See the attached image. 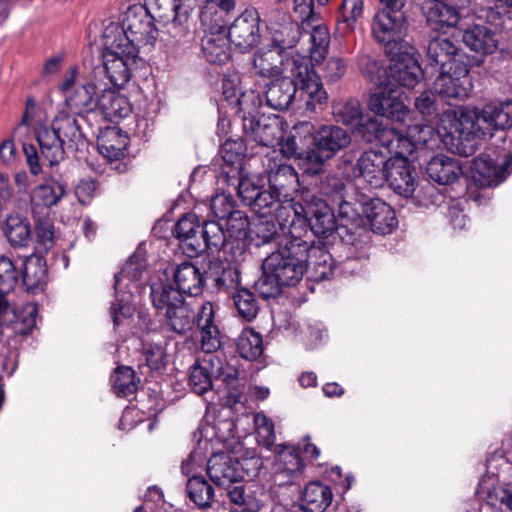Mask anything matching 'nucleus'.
<instances>
[{
  "mask_svg": "<svg viewBox=\"0 0 512 512\" xmlns=\"http://www.w3.org/2000/svg\"><path fill=\"white\" fill-rule=\"evenodd\" d=\"M163 314L165 325L170 331L182 336L193 330L195 312L186 300Z\"/></svg>",
  "mask_w": 512,
  "mask_h": 512,
  "instance_id": "obj_47",
  "label": "nucleus"
},
{
  "mask_svg": "<svg viewBox=\"0 0 512 512\" xmlns=\"http://www.w3.org/2000/svg\"><path fill=\"white\" fill-rule=\"evenodd\" d=\"M461 39L471 51L487 56L498 50L501 33L497 27L488 23L473 24L461 32Z\"/></svg>",
  "mask_w": 512,
  "mask_h": 512,
  "instance_id": "obj_28",
  "label": "nucleus"
},
{
  "mask_svg": "<svg viewBox=\"0 0 512 512\" xmlns=\"http://www.w3.org/2000/svg\"><path fill=\"white\" fill-rule=\"evenodd\" d=\"M221 16L218 11L208 18L205 34L201 40L202 53L204 58L211 64L223 65L231 58L230 40L226 34V24L219 22Z\"/></svg>",
  "mask_w": 512,
  "mask_h": 512,
  "instance_id": "obj_16",
  "label": "nucleus"
},
{
  "mask_svg": "<svg viewBox=\"0 0 512 512\" xmlns=\"http://www.w3.org/2000/svg\"><path fill=\"white\" fill-rule=\"evenodd\" d=\"M314 130V125L309 121H302L297 123L291 134L279 141L280 150L287 158H294L297 164L304 173L310 175V170L307 169L311 163L306 159L312 147L305 145V140Z\"/></svg>",
  "mask_w": 512,
  "mask_h": 512,
  "instance_id": "obj_25",
  "label": "nucleus"
},
{
  "mask_svg": "<svg viewBox=\"0 0 512 512\" xmlns=\"http://www.w3.org/2000/svg\"><path fill=\"white\" fill-rule=\"evenodd\" d=\"M103 117L110 122H118L131 112L128 99L114 89H103L98 97L97 108Z\"/></svg>",
  "mask_w": 512,
  "mask_h": 512,
  "instance_id": "obj_42",
  "label": "nucleus"
},
{
  "mask_svg": "<svg viewBox=\"0 0 512 512\" xmlns=\"http://www.w3.org/2000/svg\"><path fill=\"white\" fill-rule=\"evenodd\" d=\"M266 105L274 110L283 111L297 99V85L294 77H282L265 85Z\"/></svg>",
  "mask_w": 512,
  "mask_h": 512,
  "instance_id": "obj_35",
  "label": "nucleus"
},
{
  "mask_svg": "<svg viewBox=\"0 0 512 512\" xmlns=\"http://www.w3.org/2000/svg\"><path fill=\"white\" fill-rule=\"evenodd\" d=\"M66 194V185L54 179L37 186L31 196L35 205H43L47 208L55 206Z\"/></svg>",
  "mask_w": 512,
  "mask_h": 512,
  "instance_id": "obj_52",
  "label": "nucleus"
},
{
  "mask_svg": "<svg viewBox=\"0 0 512 512\" xmlns=\"http://www.w3.org/2000/svg\"><path fill=\"white\" fill-rule=\"evenodd\" d=\"M313 147L306 156L311 166L310 175L324 171L325 163L339 151L345 149L351 142L349 132L337 125H321L310 134Z\"/></svg>",
  "mask_w": 512,
  "mask_h": 512,
  "instance_id": "obj_9",
  "label": "nucleus"
},
{
  "mask_svg": "<svg viewBox=\"0 0 512 512\" xmlns=\"http://www.w3.org/2000/svg\"><path fill=\"white\" fill-rule=\"evenodd\" d=\"M408 50L413 48L406 46L402 50L395 51V54H389L392 58L389 75L399 85L414 88L424 76V71L413 53Z\"/></svg>",
  "mask_w": 512,
  "mask_h": 512,
  "instance_id": "obj_24",
  "label": "nucleus"
},
{
  "mask_svg": "<svg viewBox=\"0 0 512 512\" xmlns=\"http://www.w3.org/2000/svg\"><path fill=\"white\" fill-rule=\"evenodd\" d=\"M427 175L440 185L454 183L462 175L459 161L446 155H436L427 164Z\"/></svg>",
  "mask_w": 512,
  "mask_h": 512,
  "instance_id": "obj_44",
  "label": "nucleus"
},
{
  "mask_svg": "<svg viewBox=\"0 0 512 512\" xmlns=\"http://www.w3.org/2000/svg\"><path fill=\"white\" fill-rule=\"evenodd\" d=\"M423 13L427 24L438 31L457 26L463 13L442 0H428L423 6Z\"/></svg>",
  "mask_w": 512,
  "mask_h": 512,
  "instance_id": "obj_33",
  "label": "nucleus"
},
{
  "mask_svg": "<svg viewBox=\"0 0 512 512\" xmlns=\"http://www.w3.org/2000/svg\"><path fill=\"white\" fill-rule=\"evenodd\" d=\"M247 147L242 138L227 139L221 146L222 157L221 177L224 182H234L243 170V159Z\"/></svg>",
  "mask_w": 512,
  "mask_h": 512,
  "instance_id": "obj_34",
  "label": "nucleus"
},
{
  "mask_svg": "<svg viewBox=\"0 0 512 512\" xmlns=\"http://www.w3.org/2000/svg\"><path fill=\"white\" fill-rule=\"evenodd\" d=\"M205 282H211L217 291L231 293L240 285V272L230 261L212 259L204 270Z\"/></svg>",
  "mask_w": 512,
  "mask_h": 512,
  "instance_id": "obj_31",
  "label": "nucleus"
},
{
  "mask_svg": "<svg viewBox=\"0 0 512 512\" xmlns=\"http://www.w3.org/2000/svg\"><path fill=\"white\" fill-rule=\"evenodd\" d=\"M302 512H324L332 503L333 492L329 485L321 481L308 483L302 492Z\"/></svg>",
  "mask_w": 512,
  "mask_h": 512,
  "instance_id": "obj_43",
  "label": "nucleus"
},
{
  "mask_svg": "<svg viewBox=\"0 0 512 512\" xmlns=\"http://www.w3.org/2000/svg\"><path fill=\"white\" fill-rule=\"evenodd\" d=\"M236 350L246 360H256L263 353L262 336L251 328H245L236 339Z\"/></svg>",
  "mask_w": 512,
  "mask_h": 512,
  "instance_id": "obj_54",
  "label": "nucleus"
},
{
  "mask_svg": "<svg viewBox=\"0 0 512 512\" xmlns=\"http://www.w3.org/2000/svg\"><path fill=\"white\" fill-rule=\"evenodd\" d=\"M113 39L104 38L103 69L113 86L124 87L132 77V71L139 59V50L131 44L120 45V48L113 47Z\"/></svg>",
  "mask_w": 512,
  "mask_h": 512,
  "instance_id": "obj_14",
  "label": "nucleus"
},
{
  "mask_svg": "<svg viewBox=\"0 0 512 512\" xmlns=\"http://www.w3.org/2000/svg\"><path fill=\"white\" fill-rule=\"evenodd\" d=\"M445 117L449 120V126L444 127L443 142L454 154L471 156L478 149L482 138L492 137L478 122V110L460 109L453 114H445Z\"/></svg>",
  "mask_w": 512,
  "mask_h": 512,
  "instance_id": "obj_7",
  "label": "nucleus"
},
{
  "mask_svg": "<svg viewBox=\"0 0 512 512\" xmlns=\"http://www.w3.org/2000/svg\"><path fill=\"white\" fill-rule=\"evenodd\" d=\"M309 243V261L307 269H313V280L320 282L329 280L334 276L335 267L333 265L332 255L322 246H316L312 239Z\"/></svg>",
  "mask_w": 512,
  "mask_h": 512,
  "instance_id": "obj_48",
  "label": "nucleus"
},
{
  "mask_svg": "<svg viewBox=\"0 0 512 512\" xmlns=\"http://www.w3.org/2000/svg\"><path fill=\"white\" fill-rule=\"evenodd\" d=\"M206 472L210 481L220 488L230 487L244 480L240 462L225 452L215 453L209 458Z\"/></svg>",
  "mask_w": 512,
  "mask_h": 512,
  "instance_id": "obj_27",
  "label": "nucleus"
},
{
  "mask_svg": "<svg viewBox=\"0 0 512 512\" xmlns=\"http://www.w3.org/2000/svg\"><path fill=\"white\" fill-rule=\"evenodd\" d=\"M297 208L299 213L291 216L289 225L299 226L304 238L311 239L307 226L317 237L327 238L334 231L337 233V219L331 207L322 198L306 194L303 201L297 204Z\"/></svg>",
  "mask_w": 512,
  "mask_h": 512,
  "instance_id": "obj_8",
  "label": "nucleus"
},
{
  "mask_svg": "<svg viewBox=\"0 0 512 512\" xmlns=\"http://www.w3.org/2000/svg\"><path fill=\"white\" fill-rule=\"evenodd\" d=\"M335 190L340 194L344 190L345 185L342 181L336 180ZM368 197L361 196L354 202L341 199L338 204V229L337 235L341 241L355 249V252H350L355 259H368L367 250L371 245L372 238L369 230L363 225V214L361 211V204Z\"/></svg>",
  "mask_w": 512,
  "mask_h": 512,
  "instance_id": "obj_6",
  "label": "nucleus"
},
{
  "mask_svg": "<svg viewBox=\"0 0 512 512\" xmlns=\"http://www.w3.org/2000/svg\"><path fill=\"white\" fill-rule=\"evenodd\" d=\"M114 392L120 397H128L138 389L139 379L135 371L128 366H119L111 377Z\"/></svg>",
  "mask_w": 512,
  "mask_h": 512,
  "instance_id": "obj_56",
  "label": "nucleus"
},
{
  "mask_svg": "<svg viewBox=\"0 0 512 512\" xmlns=\"http://www.w3.org/2000/svg\"><path fill=\"white\" fill-rule=\"evenodd\" d=\"M275 453V484L278 486L294 484L301 478L305 468L300 445L278 444L275 446Z\"/></svg>",
  "mask_w": 512,
  "mask_h": 512,
  "instance_id": "obj_20",
  "label": "nucleus"
},
{
  "mask_svg": "<svg viewBox=\"0 0 512 512\" xmlns=\"http://www.w3.org/2000/svg\"><path fill=\"white\" fill-rule=\"evenodd\" d=\"M408 136L415 149H433L437 144L439 134L430 125H414L409 127Z\"/></svg>",
  "mask_w": 512,
  "mask_h": 512,
  "instance_id": "obj_59",
  "label": "nucleus"
},
{
  "mask_svg": "<svg viewBox=\"0 0 512 512\" xmlns=\"http://www.w3.org/2000/svg\"><path fill=\"white\" fill-rule=\"evenodd\" d=\"M369 109L378 116L397 122H403L409 112L401 97V91L392 83L384 81L371 92Z\"/></svg>",
  "mask_w": 512,
  "mask_h": 512,
  "instance_id": "obj_17",
  "label": "nucleus"
},
{
  "mask_svg": "<svg viewBox=\"0 0 512 512\" xmlns=\"http://www.w3.org/2000/svg\"><path fill=\"white\" fill-rule=\"evenodd\" d=\"M225 183L228 186H233L241 202L249 206L261 218L276 217L275 205L278 204L269 194L268 189L260 184L259 179L248 177L241 172L234 182Z\"/></svg>",
  "mask_w": 512,
  "mask_h": 512,
  "instance_id": "obj_15",
  "label": "nucleus"
},
{
  "mask_svg": "<svg viewBox=\"0 0 512 512\" xmlns=\"http://www.w3.org/2000/svg\"><path fill=\"white\" fill-rule=\"evenodd\" d=\"M291 64V76L296 79L297 97L305 103V110L311 113L322 111L328 103V93L311 58L298 56Z\"/></svg>",
  "mask_w": 512,
  "mask_h": 512,
  "instance_id": "obj_10",
  "label": "nucleus"
},
{
  "mask_svg": "<svg viewBox=\"0 0 512 512\" xmlns=\"http://www.w3.org/2000/svg\"><path fill=\"white\" fill-rule=\"evenodd\" d=\"M363 214V225L369 234L387 235L392 233L398 220L394 209L380 198H368L360 205Z\"/></svg>",
  "mask_w": 512,
  "mask_h": 512,
  "instance_id": "obj_22",
  "label": "nucleus"
},
{
  "mask_svg": "<svg viewBox=\"0 0 512 512\" xmlns=\"http://www.w3.org/2000/svg\"><path fill=\"white\" fill-rule=\"evenodd\" d=\"M150 298L153 307L163 313L185 300L184 295L171 283L169 278L150 284Z\"/></svg>",
  "mask_w": 512,
  "mask_h": 512,
  "instance_id": "obj_46",
  "label": "nucleus"
},
{
  "mask_svg": "<svg viewBox=\"0 0 512 512\" xmlns=\"http://www.w3.org/2000/svg\"><path fill=\"white\" fill-rule=\"evenodd\" d=\"M390 157L381 151L368 150L358 158L356 167L361 176L371 187L379 188L387 180L388 164Z\"/></svg>",
  "mask_w": 512,
  "mask_h": 512,
  "instance_id": "obj_30",
  "label": "nucleus"
},
{
  "mask_svg": "<svg viewBox=\"0 0 512 512\" xmlns=\"http://www.w3.org/2000/svg\"><path fill=\"white\" fill-rule=\"evenodd\" d=\"M300 32L296 24L290 23L276 31L270 44L254 55L253 66L257 75L273 78L283 72L291 74L292 62L300 54H294L293 48L299 41Z\"/></svg>",
  "mask_w": 512,
  "mask_h": 512,
  "instance_id": "obj_3",
  "label": "nucleus"
},
{
  "mask_svg": "<svg viewBox=\"0 0 512 512\" xmlns=\"http://www.w3.org/2000/svg\"><path fill=\"white\" fill-rule=\"evenodd\" d=\"M357 64L361 74L369 81L378 84L382 82L381 72L385 71L380 61L368 54H361L357 57Z\"/></svg>",
  "mask_w": 512,
  "mask_h": 512,
  "instance_id": "obj_63",
  "label": "nucleus"
},
{
  "mask_svg": "<svg viewBox=\"0 0 512 512\" xmlns=\"http://www.w3.org/2000/svg\"><path fill=\"white\" fill-rule=\"evenodd\" d=\"M21 279L28 292L43 291L48 282V270L44 258L36 253L22 260Z\"/></svg>",
  "mask_w": 512,
  "mask_h": 512,
  "instance_id": "obj_38",
  "label": "nucleus"
},
{
  "mask_svg": "<svg viewBox=\"0 0 512 512\" xmlns=\"http://www.w3.org/2000/svg\"><path fill=\"white\" fill-rule=\"evenodd\" d=\"M408 26L405 11L381 9L372 19L371 32L375 41L384 46L387 54H395V51L407 46L404 37Z\"/></svg>",
  "mask_w": 512,
  "mask_h": 512,
  "instance_id": "obj_12",
  "label": "nucleus"
},
{
  "mask_svg": "<svg viewBox=\"0 0 512 512\" xmlns=\"http://www.w3.org/2000/svg\"><path fill=\"white\" fill-rule=\"evenodd\" d=\"M243 121V132L247 140L264 147H274L282 139L283 131L276 118L261 113V97L254 91L242 93L235 98Z\"/></svg>",
  "mask_w": 512,
  "mask_h": 512,
  "instance_id": "obj_5",
  "label": "nucleus"
},
{
  "mask_svg": "<svg viewBox=\"0 0 512 512\" xmlns=\"http://www.w3.org/2000/svg\"><path fill=\"white\" fill-rule=\"evenodd\" d=\"M460 52L459 47L449 38L438 36L431 39L426 49L427 69L430 67L437 73L455 66V63H464L458 59Z\"/></svg>",
  "mask_w": 512,
  "mask_h": 512,
  "instance_id": "obj_29",
  "label": "nucleus"
},
{
  "mask_svg": "<svg viewBox=\"0 0 512 512\" xmlns=\"http://www.w3.org/2000/svg\"><path fill=\"white\" fill-rule=\"evenodd\" d=\"M202 455L197 451H192L188 457L182 461L181 471L188 476L186 483V493L188 498L199 508L207 509L211 507L215 491L213 486L202 475L190 474L193 472L196 464L202 461Z\"/></svg>",
  "mask_w": 512,
  "mask_h": 512,
  "instance_id": "obj_21",
  "label": "nucleus"
},
{
  "mask_svg": "<svg viewBox=\"0 0 512 512\" xmlns=\"http://www.w3.org/2000/svg\"><path fill=\"white\" fill-rule=\"evenodd\" d=\"M230 43L240 52H247L261 39L260 16L255 8L246 9L229 26L226 32Z\"/></svg>",
  "mask_w": 512,
  "mask_h": 512,
  "instance_id": "obj_18",
  "label": "nucleus"
},
{
  "mask_svg": "<svg viewBox=\"0 0 512 512\" xmlns=\"http://www.w3.org/2000/svg\"><path fill=\"white\" fill-rule=\"evenodd\" d=\"M199 228L198 216L194 213H186L176 222L172 230L173 236L180 241L183 253L190 258H193V255L190 253L189 244L198 239Z\"/></svg>",
  "mask_w": 512,
  "mask_h": 512,
  "instance_id": "obj_51",
  "label": "nucleus"
},
{
  "mask_svg": "<svg viewBox=\"0 0 512 512\" xmlns=\"http://www.w3.org/2000/svg\"><path fill=\"white\" fill-rule=\"evenodd\" d=\"M347 64L344 59L331 57L324 61L322 77L328 83H336L346 74Z\"/></svg>",
  "mask_w": 512,
  "mask_h": 512,
  "instance_id": "obj_64",
  "label": "nucleus"
},
{
  "mask_svg": "<svg viewBox=\"0 0 512 512\" xmlns=\"http://www.w3.org/2000/svg\"><path fill=\"white\" fill-rule=\"evenodd\" d=\"M147 261L143 252H134L125 265L114 276L115 300L111 303L110 315L114 328L119 327L123 322L134 315L135 307L131 304L130 295L121 294L120 283L122 279L139 280L146 270Z\"/></svg>",
  "mask_w": 512,
  "mask_h": 512,
  "instance_id": "obj_13",
  "label": "nucleus"
},
{
  "mask_svg": "<svg viewBox=\"0 0 512 512\" xmlns=\"http://www.w3.org/2000/svg\"><path fill=\"white\" fill-rule=\"evenodd\" d=\"M200 227V237L189 244L193 257L206 251L211 253L221 251L226 237L223 225L218 221L204 220Z\"/></svg>",
  "mask_w": 512,
  "mask_h": 512,
  "instance_id": "obj_37",
  "label": "nucleus"
},
{
  "mask_svg": "<svg viewBox=\"0 0 512 512\" xmlns=\"http://www.w3.org/2000/svg\"><path fill=\"white\" fill-rule=\"evenodd\" d=\"M249 247V236H227L221 250L230 256L231 262L243 259Z\"/></svg>",
  "mask_w": 512,
  "mask_h": 512,
  "instance_id": "obj_62",
  "label": "nucleus"
},
{
  "mask_svg": "<svg viewBox=\"0 0 512 512\" xmlns=\"http://www.w3.org/2000/svg\"><path fill=\"white\" fill-rule=\"evenodd\" d=\"M289 235L279 242L277 250L269 254L262 264V275L255 288L262 298H276L283 287L297 285L307 271L309 261L308 239L297 225H289Z\"/></svg>",
  "mask_w": 512,
  "mask_h": 512,
  "instance_id": "obj_1",
  "label": "nucleus"
},
{
  "mask_svg": "<svg viewBox=\"0 0 512 512\" xmlns=\"http://www.w3.org/2000/svg\"><path fill=\"white\" fill-rule=\"evenodd\" d=\"M17 283L18 271L14 262L4 255L0 256V318L10 309L7 296L14 290Z\"/></svg>",
  "mask_w": 512,
  "mask_h": 512,
  "instance_id": "obj_49",
  "label": "nucleus"
},
{
  "mask_svg": "<svg viewBox=\"0 0 512 512\" xmlns=\"http://www.w3.org/2000/svg\"><path fill=\"white\" fill-rule=\"evenodd\" d=\"M1 232L13 248H27L32 242V225L21 213H10L0 225Z\"/></svg>",
  "mask_w": 512,
  "mask_h": 512,
  "instance_id": "obj_36",
  "label": "nucleus"
},
{
  "mask_svg": "<svg viewBox=\"0 0 512 512\" xmlns=\"http://www.w3.org/2000/svg\"><path fill=\"white\" fill-rule=\"evenodd\" d=\"M478 122L486 132L493 135L495 130H506L512 127V101L490 103L478 111Z\"/></svg>",
  "mask_w": 512,
  "mask_h": 512,
  "instance_id": "obj_39",
  "label": "nucleus"
},
{
  "mask_svg": "<svg viewBox=\"0 0 512 512\" xmlns=\"http://www.w3.org/2000/svg\"><path fill=\"white\" fill-rule=\"evenodd\" d=\"M98 97L96 85L87 83L77 86L71 94L66 96V104L74 114L83 119L85 114L96 110Z\"/></svg>",
  "mask_w": 512,
  "mask_h": 512,
  "instance_id": "obj_45",
  "label": "nucleus"
},
{
  "mask_svg": "<svg viewBox=\"0 0 512 512\" xmlns=\"http://www.w3.org/2000/svg\"><path fill=\"white\" fill-rule=\"evenodd\" d=\"M128 145V135L118 127H106L100 131L97 137L99 153L110 161L123 158Z\"/></svg>",
  "mask_w": 512,
  "mask_h": 512,
  "instance_id": "obj_40",
  "label": "nucleus"
},
{
  "mask_svg": "<svg viewBox=\"0 0 512 512\" xmlns=\"http://www.w3.org/2000/svg\"><path fill=\"white\" fill-rule=\"evenodd\" d=\"M188 385L192 392L197 395H204L212 390L213 382L208 365L195 360L189 369Z\"/></svg>",
  "mask_w": 512,
  "mask_h": 512,
  "instance_id": "obj_57",
  "label": "nucleus"
},
{
  "mask_svg": "<svg viewBox=\"0 0 512 512\" xmlns=\"http://www.w3.org/2000/svg\"><path fill=\"white\" fill-rule=\"evenodd\" d=\"M145 5L154 9L156 16L164 23H171L174 28L180 27L181 32L186 31L183 25L189 13L183 0H145Z\"/></svg>",
  "mask_w": 512,
  "mask_h": 512,
  "instance_id": "obj_41",
  "label": "nucleus"
},
{
  "mask_svg": "<svg viewBox=\"0 0 512 512\" xmlns=\"http://www.w3.org/2000/svg\"><path fill=\"white\" fill-rule=\"evenodd\" d=\"M231 295L239 317L248 322L256 318L260 306L257 297L252 291L239 285L231 292Z\"/></svg>",
  "mask_w": 512,
  "mask_h": 512,
  "instance_id": "obj_53",
  "label": "nucleus"
},
{
  "mask_svg": "<svg viewBox=\"0 0 512 512\" xmlns=\"http://www.w3.org/2000/svg\"><path fill=\"white\" fill-rule=\"evenodd\" d=\"M385 183L398 195L409 198L413 195L418 173L408 157H390Z\"/></svg>",
  "mask_w": 512,
  "mask_h": 512,
  "instance_id": "obj_26",
  "label": "nucleus"
},
{
  "mask_svg": "<svg viewBox=\"0 0 512 512\" xmlns=\"http://www.w3.org/2000/svg\"><path fill=\"white\" fill-rule=\"evenodd\" d=\"M172 284L183 294L197 297L203 293L205 286L204 272L192 262L184 261L171 268Z\"/></svg>",
  "mask_w": 512,
  "mask_h": 512,
  "instance_id": "obj_32",
  "label": "nucleus"
},
{
  "mask_svg": "<svg viewBox=\"0 0 512 512\" xmlns=\"http://www.w3.org/2000/svg\"><path fill=\"white\" fill-rule=\"evenodd\" d=\"M268 191L277 202L275 205L276 218L287 220L292 215L299 213L294 202L292 192L299 186V178L296 170L288 164H278L268 171Z\"/></svg>",
  "mask_w": 512,
  "mask_h": 512,
  "instance_id": "obj_11",
  "label": "nucleus"
},
{
  "mask_svg": "<svg viewBox=\"0 0 512 512\" xmlns=\"http://www.w3.org/2000/svg\"><path fill=\"white\" fill-rule=\"evenodd\" d=\"M363 14V0H341L336 16V32L342 37L355 29Z\"/></svg>",
  "mask_w": 512,
  "mask_h": 512,
  "instance_id": "obj_50",
  "label": "nucleus"
},
{
  "mask_svg": "<svg viewBox=\"0 0 512 512\" xmlns=\"http://www.w3.org/2000/svg\"><path fill=\"white\" fill-rule=\"evenodd\" d=\"M37 142L50 166L64 160L66 150L78 152L88 146L79 119L64 112L54 118L50 128L44 127L37 132Z\"/></svg>",
  "mask_w": 512,
  "mask_h": 512,
  "instance_id": "obj_2",
  "label": "nucleus"
},
{
  "mask_svg": "<svg viewBox=\"0 0 512 512\" xmlns=\"http://www.w3.org/2000/svg\"><path fill=\"white\" fill-rule=\"evenodd\" d=\"M439 75L434 81L435 92L444 98L464 99L468 97L473 84L467 63H455Z\"/></svg>",
  "mask_w": 512,
  "mask_h": 512,
  "instance_id": "obj_19",
  "label": "nucleus"
},
{
  "mask_svg": "<svg viewBox=\"0 0 512 512\" xmlns=\"http://www.w3.org/2000/svg\"><path fill=\"white\" fill-rule=\"evenodd\" d=\"M142 353L146 361V365L151 371H160L166 365V350L162 344L153 342H144L142 344Z\"/></svg>",
  "mask_w": 512,
  "mask_h": 512,
  "instance_id": "obj_60",
  "label": "nucleus"
},
{
  "mask_svg": "<svg viewBox=\"0 0 512 512\" xmlns=\"http://www.w3.org/2000/svg\"><path fill=\"white\" fill-rule=\"evenodd\" d=\"M512 173V155L505 154L503 162L498 165L487 154H480L473 159L471 175L480 187H495L504 182Z\"/></svg>",
  "mask_w": 512,
  "mask_h": 512,
  "instance_id": "obj_23",
  "label": "nucleus"
},
{
  "mask_svg": "<svg viewBox=\"0 0 512 512\" xmlns=\"http://www.w3.org/2000/svg\"><path fill=\"white\" fill-rule=\"evenodd\" d=\"M156 17L146 5H131L124 12L121 24L111 23L105 28L103 38H114L113 47L131 44L139 50L140 46L153 44L157 39Z\"/></svg>",
  "mask_w": 512,
  "mask_h": 512,
  "instance_id": "obj_4",
  "label": "nucleus"
},
{
  "mask_svg": "<svg viewBox=\"0 0 512 512\" xmlns=\"http://www.w3.org/2000/svg\"><path fill=\"white\" fill-rule=\"evenodd\" d=\"M276 221L273 220H265L261 221L257 226V237L262 240V243L269 242H279L285 237V235H289V225L287 226V220H278L275 217Z\"/></svg>",
  "mask_w": 512,
  "mask_h": 512,
  "instance_id": "obj_58",
  "label": "nucleus"
},
{
  "mask_svg": "<svg viewBox=\"0 0 512 512\" xmlns=\"http://www.w3.org/2000/svg\"><path fill=\"white\" fill-rule=\"evenodd\" d=\"M333 116L336 122L342 123L352 131L363 121V111L359 101L348 100L333 106Z\"/></svg>",
  "mask_w": 512,
  "mask_h": 512,
  "instance_id": "obj_55",
  "label": "nucleus"
},
{
  "mask_svg": "<svg viewBox=\"0 0 512 512\" xmlns=\"http://www.w3.org/2000/svg\"><path fill=\"white\" fill-rule=\"evenodd\" d=\"M210 209L219 220H225L237 211L233 196L225 193L216 194L211 198Z\"/></svg>",
  "mask_w": 512,
  "mask_h": 512,
  "instance_id": "obj_61",
  "label": "nucleus"
}]
</instances>
